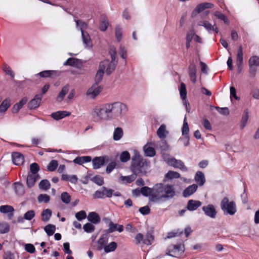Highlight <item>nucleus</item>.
Here are the masks:
<instances>
[{"mask_svg": "<svg viewBox=\"0 0 259 259\" xmlns=\"http://www.w3.org/2000/svg\"><path fill=\"white\" fill-rule=\"evenodd\" d=\"M92 162L93 168L94 169H98L104 165L105 163V157L102 156L96 157L93 159Z\"/></svg>", "mask_w": 259, "mask_h": 259, "instance_id": "16", "label": "nucleus"}, {"mask_svg": "<svg viewBox=\"0 0 259 259\" xmlns=\"http://www.w3.org/2000/svg\"><path fill=\"white\" fill-rule=\"evenodd\" d=\"M103 87L94 83L90 88L87 92V95L93 99H95L103 90Z\"/></svg>", "mask_w": 259, "mask_h": 259, "instance_id": "7", "label": "nucleus"}, {"mask_svg": "<svg viewBox=\"0 0 259 259\" xmlns=\"http://www.w3.org/2000/svg\"><path fill=\"white\" fill-rule=\"evenodd\" d=\"M82 60L78 59L75 58H70L66 61V65H82L84 63Z\"/></svg>", "mask_w": 259, "mask_h": 259, "instance_id": "29", "label": "nucleus"}, {"mask_svg": "<svg viewBox=\"0 0 259 259\" xmlns=\"http://www.w3.org/2000/svg\"><path fill=\"white\" fill-rule=\"evenodd\" d=\"M180 95L181 99L186 101L187 98V89L186 85L184 83L181 82L180 84V87L179 88ZM187 104L189 105V103H186V105Z\"/></svg>", "mask_w": 259, "mask_h": 259, "instance_id": "21", "label": "nucleus"}, {"mask_svg": "<svg viewBox=\"0 0 259 259\" xmlns=\"http://www.w3.org/2000/svg\"><path fill=\"white\" fill-rule=\"evenodd\" d=\"M92 160V158L90 156H78L73 160V162L81 165L84 163L89 162Z\"/></svg>", "mask_w": 259, "mask_h": 259, "instance_id": "20", "label": "nucleus"}, {"mask_svg": "<svg viewBox=\"0 0 259 259\" xmlns=\"http://www.w3.org/2000/svg\"><path fill=\"white\" fill-rule=\"evenodd\" d=\"M215 109L221 114L226 116L229 114V110L227 107L222 108L216 107Z\"/></svg>", "mask_w": 259, "mask_h": 259, "instance_id": "59", "label": "nucleus"}, {"mask_svg": "<svg viewBox=\"0 0 259 259\" xmlns=\"http://www.w3.org/2000/svg\"><path fill=\"white\" fill-rule=\"evenodd\" d=\"M15 186V190L16 193L18 195H23L24 193V186L19 182H16L13 184Z\"/></svg>", "mask_w": 259, "mask_h": 259, "instance_id": "26", "label": "nucleus"}, {"mask_svg": "<svg viewBox=\"0 0 259 259\" xmlns=\"http://www.w3.org/2000/svg\"><path fill=\"white\" fill-rule=\"evenodd\" d=\"M168 163L173 167L179 168L183 171H186L188 170V168L185 166L184 163L181 160H177L172 157L168 160Z\"/></svg>", "mask_w": 259, "mask_h": 259, "instance_id": "8", "label": "nucleus"}, {"mask_svg": "<svg viewBox=\"0 0 259 259\" xmlns=\"http://www.w3.org/2000/svg\"><path fill=\"white\" fill-rule=\"evenodd\" d=\"M182 135L184 136H185L186 138L188 139V140L189 139V128L188 124L187 122L186 121V118L184 119L183 127L182 128Z\"/></svg>", "mask_w": 259, "mask_h": 259, "instance_id": "37", "label": "nucleus"}, {"mask_svg": "<svg viewBox=\"0 0 259 259\" xmlns=\"http://www.w3.org/2000/svg\"><path fill=\"white\" fill-rule=\"evenodd\" d=\"M116 165V163L115 161L110 162L106 167V172L110 174L115 168Z\"/></svg>", "mask_w": 259, "mask_h": 259, "instance_id": "64", "label": "nucleus"}, {"mask_svg": "<svg viewBox=\"0 0 259 259\" xmlns=\"http://www.w3.org/2000/svg\"><path fill=\"white\" fill-rule=\"evenodd\" d=\"M11 105L10 100L9 99L4 100L0 105V113H5Z\"/></svg>", "mask_w": 259, "mask_h": 259, "instance_id": "24", "label": "nucleus"}, {"mask_svg": "<svg viewBox=\"0 0 259 259\" xmlns=\"http://www.w3.org/2000/svg\"><path fill=\"white\" fill-rule=\"evenodd\" d=\"M153 241L154 236L150 233H147L144 238V244L150 245L153 243Z\"/></svg>", "mask_w": 259, "mask_h": 259, "instance_id": "51", "label": "nucleus"}, {"mask_svg": "<svg viewBox=\"0 0 259 259\" xmlns=\"http://www.w3.org/2000/svg\"><path fill=\"white\" fill-rule=\"evenodd\" d=\"M201 204V202L199 200L191 199L188 201L186 208L190 211H194L200 207Z\"/></svg>", "mask_w": 259, "mask_h": 259, "instance_id": "13", "label": "nucleus"}, {"mask_svg": "<svg viewBox=\"0 0 259 259\" xmlns=\"http://www.w3.org/2000/svg\"><path fill=\"white\" fill-rule=\"evenodd\" d=\"M109 54L111 56V63L114 65L115 62H116V56L117 53L116 51V49L114 47H111L109 51Z\"/></svg>", "mask_w": 259, "mask_h": 259, "instance_id": "49", "label": "nucleus"}, {"mask_svg": "<svg viewBox=\"0 0 259 259\" xmlns=\"http://www.w3.org/2000/svg\"><path fill=\"white\" fill-rule=\"evenodd\" d=\"M198 186L196 184H193L188 187L183 192V196L185 197L190 196L194 193L197 190Z\"/></svg>", "mask_w": 259, "mask_h": 259, "instance_id": "19", "label": "nucleus"}, {"mask_svg": "<svg viewBox=\"0 0 259 259\" xmlns=\"http://www.w3.org/2000/svg\"><path fill=\"white\" fill-rule=\"evenodd\" d=\"M108 236L107 234H103L100 238L99 239L98 243L99 245V248L100 249L104 248V246H106L108 242Z\"/></svg>", "mask_w": 259, "mask_h": 259, "instance_id": "27", "label": "nucleus"}, {"mask_svg": "<svg viewBox=\"0 0 259 259\" xmlns=\"http://www.w3.org/2000/svg\"><path fill=\"white\" fill-rule=\"evenodd\" d=\"M87 219L89 222L94 224H99L101 221L100 215L94 211L90 212L87 217Z\"/></svg>", "mask_w": 259, "mask_h": 259, "instance_id": "14", "label": "nucleus"}, {"mask_svg": "<svg viewBox=\"0 0 259 259\" xmlns=\"http://www.w3.org/2000/svg\"><path fill=\"white\" fill-rule=\"evenodd\" d=\"M87 217V213L84 210H80L75 214V218L79 221L85 219Z\"/></svg>", "mask_w": 259, "mask_h": 259, "instance_id": "52", "label": "nucleus"}, {"mask_svg": "<svg viewBox=\"0 0 259 259\" xmlns=\"http://www.w3.org/2000/svg\"><path fill=\"white\" fill-rule=\"evenodd\" d=\"M155 194L153 197L155 198V201L163 198H172L175 195L174 187L170 185L156 184L155 187Z\"/></svg>", "mask_w": 259, "mask_h": 259, "instance_id": "3", "label": "nucleus"}, {"mask_svg": "<svg viewBox=\"0 0 259 259\" xmlns=\"http://www.w3.org/2000/svg\"><path fill=\"white\" fill-rule=\"evenodd\" d=\"M47 235L49 236L53 235L56 230V227L54 225L48 224L44 228Z\"/></svg>", "mask_w": 259, "mask_h": 259, "instance_id": "35", "label": "nucleus"}, {"mask_svg": "<svg viewBox=\"0 0 259 259\" xmlns=\"http://www.w3.org/2000/svg\"><path fill=\"white\" fill-rule=\"evenodd\" d=\"M83 229L84 232L91 233L95 231V227L92 223H87L83 226Z\"/></svg>", "mask_w": 259, "mask_h": 259, "instance_id": "43", "label": "nucleus"}, {"mask_svg": "<svg viewBox=\"0 0 259 259\" xmlns=\"http://www.w3.org/2000/svg\"><path fill=\"white\" fill-rule=\"evenodd\" d=\"M14 208L10 205H2L0 207V211L4 213L13 212Z\"/></svg>", "mask_w": 259, "mask_h": 259, "instance_id": "47", "label": "nucleus"}, {"mask_svg": "<svg viewBox=\"0 0 259 259\" xmlns=\"http://www.w3.org/2000/svg\"><path fill=\"white\" fill-rule=\"evenodd\" d=\"M198 25L203 26L209 33H211V31L213 29V25H212L209 22L206 20L199 21L198 22Z\"/></svg>", "mask_w": 259, "mask_h": 259, "instance_id": "30", "label": "nucleus"}, {"mask_svg": "<svg viewBox=\"0 0 259 259\" xmlns=\"http://www.w3.org/2000/svg\"><path fill=\"white\" fill-rule=\"evenodd\" d=\"M195 182L200 186H202L205 183L204 174L201 171H197L195 176Z\"/></svg>", "mask_w": 259, "mask_h": 259, "instance_id": "17", "label": "nucleus"}, {"mask_svg": "<svg viewBox=\"0 0 259 259\" xmlns=\"http://www.w3.org/2000/svg\"><path fill=\"white\" fill-rule=\"evenodd\" d=\"M117 227V224H114L110 221L109 224V228L105 230L107 234H109L116 231V227Z\"/></svg>", "mask_w": 259, "mask_h": 259, "instance_id": "54", "label": "nucleus"}, {"mask_svg": "<svg viewBox=\"0 0 259 259\" xmlns=\"http://www.w3.org/2000/svg\"><path fill=\"white\" fill-rule=\"evenodd\" d=\"M123 136V131L121 127H116L113 133V139L115 141L119 140Z\"/></svg>", "mask_w": 259, "mask_h": 259, "instance_id": "32", "label": "nucleus"}, {"mask_svg": "<svg viewBox=\"0 0 259 259\" xmlns=\"http://www.w3.org/2000/svg\"><path fill=\"white\" fill-rule=\"evenodd\" d=\"M185 250L184 246L181 244H171L167 247L166 254L169 256L179 257L184 253Z\"/></svg>", "mask_w": 259, "mask_h": 259, "instance_id": "4", "label": "nucleus"}, {"mask_svg": "<svg viewBox=\"0 0 259 259\" xmlns=\"http://www.w3.org/2000/svg\"><path fill=\"white\" fill-rule=\"evenodd\" d=\"M13 162L15 165L22 164L24 161V157L22 154L19 152H13L12 154Z\"/></svg>", "mask_w": 259, "mask_h": 259, "instance_id": "11", "label": "nucleus"}, {"mask_svg": "<svg viewBox=\"0 0 259 259\" xmlns=\"http://www.w3.org/2000/svg\"><path fill=\"white\" fill-rule=\"evenodd\" d=\"M127 110V108L125 104L120 102H115L96 106L92 115L94 121L101 122L115 119Z\"/></svg>", "mask_w": 259, "mask_h": 259, "instance_id": "1", "label": "nucleus"}, {"mask_svg": "<svg viewBox=\"0 0 259 259\" xmlns=\"http://www.w3.org/2000/svg\"><path fill=\"white\" fill-rule=\"evenodd\" d=\"M81 36L84 45H85L87 47H92V42L91 39V37L89 33L86 31H82L81 32Z\"/></svg>", "mask_w": 259, "mask_h": 259, "instance_id": "22", "label": "nucleus"}, {"mask_svg": "<svg viewBox=\"0 0 259 259\" xmlns=\"http://www.w3.org/2000/svg\"><path fill=\"white\" fill-rule=\"evenodd\" d=\"M243 62V48L241 46L237 50V54L236 56L237 65H241Z\"/></svg>", "mask_w": 259, "mask_h": 259, "instance_id": "33", "label": "nucleus"}, {"mask_svg": "<svg viewBox=\"0 0 259 259\" xmlns=\"http://www.w3.org/2000/svg\"><path fill=\"white\" fill-rule=\"evenodd\" d=\"M51 116L56 120H59L65 117V111H59L53 112Z\"/></svg>", "mask_w": 259, "mask_h": 259, "instance_id": "34", "label": "nucleus"}, {"mask_svg": "<svg viewBox=\"0 0 259 259\" xmlns=\"http://www.w3.org/2000/svg\"><path fill=\"white\" fill-rule=\"evenodd\" d=\"M249 65H259V57L253 56L250 58Z\"/></svg>", "mask_w": 259, "mask_h": 259, "instance_id": "62", "label": "nucleus"}, {"mask_svg": "<svg viewBox=\"0 0 259 259\" xmlns=\"http://www.w3.org/2000/svg\"><path fill=\"white\" fill-rule=\"evenodd\" d=\"M108 26V21L107 19L105 17L103 18L100 25V29L101 31H104L107 29Z\"/></svg>", "mask_w": 259, "mask_h": 259, "instance_id": "53", "label": "nucleus"}, {"mask_svg": "<svg viewBox=\"0 0 259 259\" xmlns=\"http://www.w3.org/2000/svg\"><path fill=\"white\" fill-rule=\"evenodd\" d=\"M135 239L136 243L137 244H139L141 243L144 244V238L143 235L141 233H138L135 237Z\"/></svg>", "mask_w": 259, "mask_h": 259, "instance_id": "63", "label": "nucleus"}, {"mask_svg": "<svg viewBox=\"0 0 259 259\" xmlns=\"http://www.w3.org/2000/svg\"><path fill=\"white\" fill-rule=\"evenodd\" d=\"M180 177V174L179 172L171 170L168 171L165 176V177L168 179H178Z\"/></svg>", "mask_w": 259, "mask_h": 259, "instance_id": "40", "label": "nucleus"}, {"mask_svg": "<svg viewBox=\"0 0 259 259\" xmlns=\"http://www.w3.org/2000/svg\"><path fill=\"white\" fill-rule=\"evenodd\" d=\"M40 178L39 175L29 174L26 178V184L29 188L32 187L36 180Z\"/></svg>", "mask_w": 259, "mask_h": 259, "instance_id": "15", "label": "nucleus"}, {"mask_svg": "<svg viewBox=\"0 0 259 259\" xmlns=\"http://www.w3.org/2000/svg\"><path fill=\"white\" fill-rule=\"evenodd\" d=\"M140 192L141 194L145 196H150L151 201H155V198L153 197V196L155 194V188L151 189L147 186H145L141 188Z\"/></svg>", "mask_w": 259, "mask_h": 259, "instance_id": "12", "label": "nucleus"}, {"mask_svg": "<svg viewBox=\"0 0 259 259\" xmlns=\"http://www.w3.org/2000/svg\"><path fill=\"white\" fill-rule=\"evenodd\" d=\"M248 110H245L243 113V115L241 119V128L243 129L246 125L248 119Z\"/></svg>", "mask_w": 259, "mask_h": 259, "instance_id": "42", "label": "nucleus"}, {"mask_svg": "<svg viewBox=\"0 0 259 259\" xmlns=\"http://www.w3.org/2000/svg\"><path fill=\"white\" fill-rule=\"evenodd\" d=\"M3 69L7 74L9 75L12 78L14 77L15 74L10 66H4Z\"/></svg>", "mask_w": 259, "mask_h": 259, "instance_id": "60", "label": "nucleus"}, {"mask_svg": "<svg viewBox=\"0 0 259 259\" xmlns=\"http://www.w3.org/2000/svg\"><path fill=\"white\" fill-rule=\"evenodd\" d=\"M113 192L114 191L111 189L103 187L100 190L95 192L93 197L95 199H102L105 197L110 198L112 197Z\"/></svg>", "mask_w": 259, "mask_h": 259, "instance_id": "6", "label": "nucleus"}, {"mask_svg": "<svg viewBox=\"0 0 259 259\" xmlns=\"http://www.w3.org/2000/svg\"><path fill=\"white\" fill-rule=\"evenodd\" d=\"M214 16L219 19L223 21L226 24H229V21L227 17L222 13L217 11L214 13Z\"/></svg>", "mask_w": 259, "mask_h": 259, "instance_id": "41", "label": "nucleus"}, {"mask_svg": "<svg viewBox=\"0 0 259 259\" xmlns=\"http://www.w3.org/2000/svg\"><path fill=\"white\" fill-rule=\"evenodd\" d=\"M196 68L195 66H190L189 75L191 81L195 83L196 81Z\"/></svg>", "mask_w": 259, "mask_h": 259, "instance_id": "25", "label": "nucleus"}, {"mask_svg": "<svg viewBox=\"0 0 259 259\" xmlns=\"http://www.w3.org/2000/svg\"><path fill=\"white\" fill-rule=\"evenodd\" d=\"M202 210L204 212L206 215L211 218H215L217 215V211L212 204H208L207 206H204L202 207Z\"/></svg>", "mask_w": 259, "mask_h": 259, "instance_id": "10", "label": "nucleus"}, {"mask_svg": "<svg viewBox=\"0 0 259 259\" xmlns=\"http://www.w3.org/2000/svg\"><path fill=\"white\" fill-rule=\"evenodd\" d=\"M144 150L145 155L147 156L152 157L155 155V150L152 147L145 146L144 147Z\"/></svg>", "mask_w": 259, "mask_h": 259, "instance_id": "36", "label": "nucleus"}, {"mask_svg": "<svg viewBox=\"0 0 259 259\" xmlns=\"http://www.w3.org/2000/svg\"><path fill=\"white\" fill-rule=\"evenodd\" d=\"M58 162L57 160H52L47 166V169L49 171H53L56 170L58 166Z\"/></svg>", "mask_w": 259, "mask_h": 259, "instance_id": "46", "label": "nucleus"}, {"mask_svg": "<svg viewBox=\"0 0 259 259\" xmlns=\"http://www.w3.org/2000/svg\"><path fill=\"white\" fill-rule=\"evenodd\" d=\"M10 226L6 223H0V233L5 234L9 232Z\"/></svg>", "mask_w": 259, "mask_h": 259, "instance_id": "50", "label": "nucleus"}, {"mask_svg": "<svg viewBox=\"0 0 259 259\" xmlns=\"http://www.w3.org/2000/svg\"><path fill=\"white\" fill-rule=\"evenodd\" d=\"M50 186L51 185L49 181L46 179L41 180L39 184V188L44 190H47L49 189Z\"/></svg>", "mask_w": 259, "mask_h": 259, "instance_id": "44", "label": "nucleus"}, {"mask_svg": "<svg viewBox=\"0 0 259 259\" xmlns=\"http://www.w3.org/2000/svg\"><path fill=\"white\" fill-rule=\"evenodd\" d=\"M149 163L147 160L144 159L137 150H135L134 155L132 157L130 168L133 173L137 176L140 174L146 172L145 169Z\"/></svg>", "mask_w": 259, "mask_h": 259, "instance_id": "2", "label": "nucleus"}, {"mask_svg": "<svg viewBox=\"0 0 259 259\" xmlns=\"http://www.w3.org/2000/svg\"><path fill=\"white\" fill-rule=\"evenodd\" d=\"M38 201L40 202H44L48 203L50 201V196L47 194H40L38 196Z\"/></svg>", "mask_w": 259, "mask_h": 259, "instance_id": "58", "label": "nucleus"}, {"mask_svg": "<svg viewBox=\"0 0 259 259\" xmlns=\"http://www.w3.org/2000/svg\"><path fill=\"white\" fill-rule=\"evenodd\" d=\"M137 177L136 174H133L128 176H121L119 178V180L120 182L124 183H131L135 181Z\"/></svg>", "mask_w": 259, "mask_h": 259, "instance_id": "23", "label": "nucleus"}, {"mask_svg": "<svg viewBox=\"0 0 259 259\" xmlns=\"http://www.w3.org/2000/svg\"><path fill=\"white\" fill-rule=\"evenodd\" d=\"M131 158L130 153L127 151L122 152L120 155V160L122 162L128 161Z\"/></svg>", "mask_w": 259, "mask_h": 259, "instance_id": "45", "label": "nucleus"}, {"mask_svg": "<svg viewBox=\"0 0 259 259\" xmlns=\"http://www.w3.org/2000/svg\"><path fill=\"white\" fill-rule=\"evenodd\" d=\"M105 66H100L99 69L97 71L95 77V83L99 84V83L102 81L103 76L105 73Z\"/></svg>", "mask_w": 259, "mask_h": 259, "instance_id": "18", "label": "nucleus"}, {"mask_svg": "<svg viewBox=\"0 0 259 259\" xmlns=\"http://www.w3.org/2000/svg\"><path fill=\"white\" fill-rule=\"evenodd\" d=\"M166 133H168V132L166 130V126L164 124H161L157 131L158 137L161 139L165 138L166 137Z\"/></svg>", "mask_w": 259, "mask_h": 259, "instance_id": "28", "label": "nucleus"}, {"mask_svg": "<svg viewBox=\"0 0 259 259\" xmlns=\"http://www.w3.org/2000/svg\"><path fill=\"white\" fill-rule=\"evenodd\" d=\"M228 69L234 71V73L236 74H238L241 73L242 70V66H228Z\"/></svg>", "mask_w": 259, "mask_h": 259, "instance_id": "56", "label": "nucleus"}, {"mask_svg": "<svg viewBox=\"0 0 259 259\" xmlns=\"http://www.w3.org/2000/svg\"><path fill=\"white\" fill-rule=\"evenodd\" d=\"M52 215V211L50 209H46L41 212V220L42 221H48Z\"/></svg>", "mask_w": 259, "mask_h": 259, "instance_id": "31", "label": "nucleus"}, {"mask_svg": "<svg viewBox=\"0 0 259 259\" xmlns=\"http://www.w3.org/2000/svg\"><path fill=\"white\" fill-rule=\"evenodd\" d=\"M42 95H36L34 98L29 102L27 106L30 109H35L38 108L42 100Z\"/></svg>", "mask_w": 259, "mask_h": 259, "instance_id": "9", "label": "nucleus"}, {"mask_svg": "<svg viewBox=\"0 0 259 259\" xmlns=\"http://www.w3.org/2000/svg\"><path fill=\"white\" fill-rule=\"evenodd\" d=\"M117 243L115 242H112L109 244L104 246V251L108 253L114 251L117 248Z\"/></svg>", "mask_w": 259, "mask_h": 259, "instance_id": "39", "label": "nucleus"}, {"mask_svg": "<svg viewBox=\"0 0 259 259\" xmlns=\"http://www.w3.org/2000/svg\"><path fill=\"white\" fill-rule=\"evenodd\" d=\"M115 36L117 41H120L122 38V31L119 26H117L115 28Z\"/></svg>", "mask_w": 259, "mask_h": 259, "instance_id": "61", "label": "nucleus"}, {"mask_svg": "<svg viewBox=\"0 0 259 259\" xmlns=\"http://www.w3.org/2000/svg\"><path fill=\"white\" fill-rule=\"evenodd\" d=\"M30 174L38 175V171L39 170V166L37 163H33L30 165Z\"/></svg>", "mask_w": 259, "mask_h": 259, "instance_id": "48", "label": "nucleus"}, {"mask_svg": "<svg viewBox=\"0 0 259 259\" xmlns=\"http://www.w3.org/2000/svg\"><path fill=\"white\" fill-rule=\"evenodd\" d=\"M35 216V212L33 210H28L27 211L24 215V219L26 220H31Z\"/></svg>", "mask_w": 259, "mask_h": 259, "instance_id": "57", "label": "nucleus"}, {"mask_svg": "<svg viewBox=\"0 0 259 259\" xmlns=\"http://www.w3.org/2000/svg\"><path fill=\"white\" fill-rule=\"evenodd\" d=\"M91 180L98 185V186H102L104 184V178L100 175H96L93 177Z\"/></svg>", "mask_w": 259, "mask_h": 259, "instance_id": "38", "label": "nucleus"}, {"mask_svg": "<svg viewBox=\"0 0 259 259\" xmlns=\"http://www.w3.org/2000/svg\"><path fill=\"white\" fill-rule=\"evenodd\" d=\"M221 209L227 213L233 215L236 211V205L234 202H229L227 197L223 199L221 203Z\"/></svg>", "mask_w": 259, "mask_h": 259, "instance_id": "5", "label": "nucleus"}, {"mask_svg": "<svg viewBox=\"0 0 259 259\" xmlns=\"http://www.w3.org/2000/svg\"><path fill=\"white\" fill-rule=\"evenodd\" d=\"M76 23L77 28H78L81 32L85 31L84 30L87 29L88 25L87 24L81 20L76 21Z\"/></svg>", "mask_w": 259, "mask_h": 259, "instance_id": "55", "label": "nucleus"}]
</instances>
